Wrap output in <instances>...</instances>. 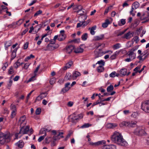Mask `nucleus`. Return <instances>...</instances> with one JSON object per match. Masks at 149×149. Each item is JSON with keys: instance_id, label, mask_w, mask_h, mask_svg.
<instances>
[{"instance_id": "46", "label": "nucleus", "mask_w": 149, "mask_h": 149, "mask_svg": "<svg viewBox=\"0 0 149 149\" xmlns=\"http://www.w3.org/2000/svg\"><path fill=\"white\" fill-rule=\"evenodd\" d=\"M42 11L41 10H39L34 15V16L35 17L39 15L42 14Z\"/></svg>"}, {"instance_id": "10", "label": "nucleus", "mask_w": 149, "mask_h": 149, "mask_svg": "<svg viewBox=\"0 0 149 149\" xmlns=\"http://www.w3.org/2000/svg\"><path fill=\"white\" fill-rule=\"evenodd\" d=\"M58 46H55L52 45L51 44H48L46 47V49H44V50L45 51H51L54 50L55 49L57 48L58 47Z\"/></svg>"}, {"instance_id": "50", "label": "nucleus", "mask_w": 149, "mask_h": 149, "mask_svg": "<svg viewBox=\"0 0 149 149\" xmlns=\"http://www.w3.org/2000/svg\"><path fill=\"white\" fill-rule=\"evenodd\" d=\"M41 112V109L40 108H38L36 109V115H39L40 114Z\"/></svg>"}, {"instance_id": "51", "label": "nucleus", "mask_w": 149, "mask_h": 149, "mask_svg": "<svg viewBox=\"0 0 149 149\" xmlns=\"http://www.w3.org/2000/svg\"><path fill=\"white\" fill-rule=\"evenodd\" d=\"M30 64L29 63H25L23 67V69H27L29 68V66Z\"/></svg>"}, {"instance_id": "52", "label": "nucleus", "mask_w": 149, "mask_h": 149, "mask_svg": "<svg viewBox=\"0 0 149 149\" xmlns=\"http://www.w3.org/2000/svg\"><path fill=\"white\" fill-rule=\"evenodd\" d=\"M51 137H47L45 139V142L46 143H49L51 141Z\"/></svg>"}, {"instance_id": "11", "label": "nucleus", "mask_w": 149, "mask_h": 149, "mask_svg": "<svg viewBox=\"0 0 149 149\" xmlns=\"http://www.w3.org/2000/svg\"><path fill=\"white\" fill-rule=\"evenodd\" d=\"M26 117L25 116H23L21 117L19 120V123L20 124V126L23 127V125L26 124V122L25 121Z\"/></svg>"}, {"instance_id": "21", "label": "nucleus", "mask_w": 149, "mask_h": 149, "mask_svg": "<svg viewBox=\"0 0 149 149\" xmlns=\"http://www.w3.org/2000/svg\"><path fill=\"white\" fill-rule=\"evenodd\" d=\"M73 9L76 10H78L76 12L77 13H79L80 11H81V10H82V7L80 5H76L73 7Z\"/></svg>"}, {"instance_id": "60", "label": "nucleus", "mask_w": 149, "mask_h": 149, "mask_svg": "<svg viewBox=\"0 0 149 149\" xmlns=\"http://www.w3.org/2000/svg\"><path fill=\"white\" fill-rule=\"evenodd\" d=\"M44 133H46L45 130L44 129H41L40 131V134H42Z\"/></svg>"}, {"instance_id": "53", "label": "nucleus", "mask_w": 149, "mask_h": 149, "mask_svg": "<svg viewBox=\"0 0 149 149\" xmlns=\"http://www.w3.org/2000/svg\"><path fill=\"white\" fill-rule=\"evenodd\" d=\"M13 83V81L11 79H10V80L7 86L8 88H9L11 86L12 84Z\"/></svg>"}, {"instance_id": "30", "label": "nucleus", "mask_w": 149, "mask_h": 149, "mask_svg": "<svg viewBox=\"0 0 149 149\" xmlns=\"http://www.w3.org/2000/svg\"><path fill=\"white\" fill-rule=\"evenodd\" d=\"M96 26H94L91 28H89L88 30H90V33L92 35H94L95 34V32L94 31L96 29Z\"/></svg>"}, {"instance_id": "61", "label": "nucleus", "mask_w": 149, "mask_h": 149, "mask_svg": "<svg viewBox=\"0 0 149 149\" xmlns=\"http://www.w3.org/2000/svg\"><path fill=\"white\" fill-rule=\"evenodd\" d=\"M138 113L136 112H133L131 116L132 117L134 118H136L137 116Z\"/></svg>"}, {"instance_id": "15", "label": "nucleus", "mask_w": 149, "mask_h": 149, "mask_svg": "<svg viewBox=\"0 0 149 149\" xmlns=\"http://www.w3.org/2000/svg\"><path fill=\"white\" fill-rule=\"evenodd\" d=\"M47 95V92H45L44 93H40V95L38 96L36 99L37 100H41L42 99L46 97Z\"/></svg>"}, {"instance_id": "47", "label": "nucleus", "mask_w": 149, "mask_h": 149, "mask_svg": "<svg viewBox=\"0 0 149 149\" xmlns=\"http://www.w3.org/2000/svg\"><path fill=\"white\" fill-rule=\"evenodd\" d=\"M141 67V65L138 66L134 69V71L136 72V73H137L139 70H138L140 69Z\"/></svg>"}, {"instance_id": "31", "label": "nucleus", "mask_w": 149, "mask_h": 149, "mask_svg": "<svg viewBox=\"0 0 149 149\" xmlns=\"http://www.w3.org/2000/svg\"><path fill=\"white\" fill-rule=\"evenodd\" d=\"M127 70L126 68H122L120 70V74L122 76H124L127 74Z\"/></svg>"}, {"instance_id": "58", "label": "nucleus", "mask_w": 149, "mask_h": 149, "mask_svg": "<svg viewBox=\"0 0 149 149\" xmlns=\"http://www.w3.org/2000/svg\"><path fill=\"white\" fill-rule=\"evenodd\" d=\"M143 19L144 20V21L142 22V23H145L148 22L149 21V19H147L145 17L143 18Z\"/></svg>"}, {"instance_id": "44", "label": "nucleus", "mask_w": 149, "mask_h": 149, "mask_svg": "<svg viewBox=\"0 0 149 149\" xmlns=\"http://www.w3.org/2000/svg\"><path fill=\"white\" fill-rule=\"evenodd\" d=\"M98 64L100 65H101L102 66L104 65L105 64L104 62L102 60H101L100 61H97V62L96 63V64Z\"/></svg>"}, {"instance_id": "48", "label": "nucleus", "mask_w": 149, "mask_h": 149, "mask_svg": "<svg viewBox=\"0 0 149 149\" xmlns=\"http://www.w3.org/2000/svg\"><path fill=\"white\" fill-rule=\"evenodd\" d=\"M16 111H12L11 114L10 115V117L13 118H14L16 115Z\"/></svg>"}, {"instance_id": "28", "label": "nucleus", "mask_w": 149, "mask_h": 149, "mask_svg": "<svg viewBox=\"0 0 149 149\" xmlns=\"http://www.w3.org/2000/svg\"><path fill=\"white\" fill-rule=\"evenodd\" d=\"M73 64V62L72 61H70L68 62V63L66 64L65 66L64 67L63 69L65 70L71 67V65Z\"/></svg>"}, {"instance_id": "25", "label": "nucleus", "mask_w": 149, "mask_h": 149, "mask_svg": "<svg viewBox=\"0 0 149 149\" xmlns=\"http://www.w3.org/2000/svg\"><path fill=\"white\" fill-rule=\"evenodd\" d=\"M104 38V35L101 34L99 36H95L94 38V40L95 41L99 40H102Z\"/></svg>"}, {"instance_id": "6", "label": "nucleus", "mask_w": 149, "mask_h": 149, "mask_svg": "<svg viewBox=\"0 0 149 149\" xmlns=\"http://www.w3.org/2000/svg\"><path fill=\"white\" fill-rule=\"evenodd\" d=\"M134 132L135 134L138 136H146L147 135V133L144 130V128L141 127H137Z\"/></svg>"}, {"instance_id": "8", "label": "nucleus", "mask_w": 149, "mask_h": 149, "mask_svg": "<svg viewBox=\"0 0 149 149\" xmlns=\"http://www.w3.org/2000/svg\"><path fill=\"white\" fill-rule=\"evenodd\" d=\"M137 49V48L136 47H134L127 52V54L128 56H129L130 58L133 59L135 58L136 55L134 53V52Z\"/></svg>"}, {"instance_id": "41", "label": "nucleus", "mask_w": 149, "mask_h": 149, "mask_svg": "<svg viewBox=\"0 0 149 149\" xmlns=\"http://www.w3.org/2000/svg\"><path fill=\"white\" fill-rule=\"evenodd\" d=\"M10 109L12 111H17L16 106L15 105L12 104L10 105Z\"/></svg>"}, {"instance_id": "17", "label": "nucleus", "mask_w": 149, "mask_h": 149, "mask_svg": "<svg viewBox=\"0 0 149 149\" xmlns=\"http://www.w3.org/2000/svg\"><path fill=\"white\" fill-rule=\"evenodd\" d=\"M17 48H15L12 52L10 61L14 59L16 56V52L17 50Z\"/></svg>"}, {"instance_id": "42", "label": "nucleus", "mask_w": 149, "mask_h": 149, "mask_svg": "<svg viewBox=\"0 0 149 149\" xmlns=\"http://www.w3.org/2000/svg\"><path fill=\"white\" fill-rule=\"evenodd\" d=\"M14 72L13 68L12 66H11L8 70V73L9 74H12Z\"/></svg>"}, {"instance_id": "37", "label": "nucleus", "mask_w": 149, "mask_h": 149, "mask_svg": "<svg viewBox=\"0 0 149 149\" xmlns=\"http://www.w3.org/2000/svg\"><path fill=\"white\" fill-rule=\"evenodd\" d=\"M114 87L113 85H110L107 88V91L108 92H111L113 89Z\"/></svg>"}, {"instance_id": "57", "label": "nucleus", "mask_w": 149, "mask_h": 149, "mask_svg": "<svg viewBox=\"0 0 149 149\" xmlns=\"http://www.w3.org/2000/svg\"><path fill=\"white\" fill-rule=\"evenodd\" d=\"M143 55L142 54H140V56H138L137 58H139L140 61H143V58H142V57L143 56Z\"/></svg>"}, {"instance_id": "64", "label": "nucleus", "mask_w": 149, "mask_h": 149, "mask_svg": "<svg viewBox=\"0 0 149 149\" xmlns=\"http://www.w3.org/2000/svg\"><path fill=\"white\" fill-rule=\"evenodd\" d=\"M73 104V103L71 101L69 102L68 104V105L70 107H72Z\"/></svg>"}, {"instance_id": "19", "label": "nucleus", "mask_w": 149, "mask_h": 149, "mask_svg": "<svg viewBox=\"0 0 149 149\" xmlns=\"http://www.w3.org/2000/svg\"><path fill=\"white\" fill-rule=\"evenodd\" d=\"M105 143V141H99L98 142H95V143H91V144L94 146H98L100 145H104Z\"/></svg>"}, {"instance_id": "27", "label": "nucleus", "mask_w": 149, "mask_h": 149, "mask_svg": "<svg viewBox=\"0 0 149 149\" xmlns=\"http://www.w3.org/2000/svg\"><path fill=\"white\" fill-rule=\"evenodd\" d=\"M65 79L67 80H71L72 79H73L72 75H71V74L70 73H67L65 76Z\"/></svg>"}, {"instance_id": "1", "label": "nucleus", "mask_w": 149, "mask_h": 149, "mask_svg": "<svg viewBox=\"0 0 149 149\" xmlns=\"http://www.w3.org/2000/svg\"><path fill=\"white\" fill-rule=\"evenodd\" d=\"M111 140L114 143L122 146H127V142L123 139L121 133L117 132H115L111 137Z\"/></svg>"}, {"instance_id": "56", "label": "nucleus", "mask_w": 149, "mask_h": 149, "mask_svg": "<svg viewBox=\"0 0 149 149\" xmlns=\"http://www.w3.org/2000/svg\"><path fill=\"white\" fill-rule=\"evenodd\" d=\"M116 72L115 71H113L111 73L109 74V76L111 77H114L115 76Z\"/></svg>"}, {"instance_id": "24", "label": "nucleus", "mask_w": 149, "mask_h": 149, "mask_svg": "<svg viewBox=\"0 0 149 149\" xmlns=\"http://www.w3.org/2000/svg\"><path fill=\"white\" fill-rule=\"evenodd\" d=\"M83 51L84 49L80 46L79 47L75 49L74 52L76 53H79L82 52Z\"/></svg>"}, {"instance_id": "3", "label": "nucleus", "mask_w": 149, "mask_h": 149, "mask_svg": "<svg viewBox=\"0 0 149 149\" xmlns=\"http://www.w3.org/2000/svg\"><path fill=\"white\" fill-rule=\"evenodd\" d=\"M23 127L21 129L19 133H17L15 134V139H17L18 138V136L21 134L22 135L26 134L27 133L28 131H29L30 134H29V135L32 134L33 133V130L32 129H31L29 130V127L28 126H26L25 128H23Z\"/></svg>"}, {"instance_id": "4", "label": "nucleus", "mask_w": 149, "mask_h": 149, "mask_svg": "<svg viewBox=\"0 0 149 149\" xmlns=\"http://www.w3.org/2000/svg\"><path fill=\"white\" fill-rule=\"evenodd\" d=\"M137 122L135 121H123L120 125L121 127L127 126L129 127H136Z\"/></svg>"}, {"instance_id": "22", "label": "nucleus", "mask_w": 149, "mask_h": 149, "mask_svg": "<svg viewBox=\"0 0 149 149\" xmlns=\"http://www.w3.org/2000/svg\"><path fill=\"white\" fill-rule=\"evenodd\" d=\"M81 75L80 73L77 71L74 72L72 74L73 79H75Z\"/></svg>"}, {"instance_id": "63", "label": "nucleus", "mask_w": 149, "mask_h": 149, "mask_svg": "<svg viewBox=\"0 0 149 149\" xmlns=\"http://www.w3.org/2000/svg\"><path fill=\"white\" fill-rule=\"evenodd\" d=\"M9 113V111L8 110V109L6 108L4 109L3 113L4 114H8Z\"/></svg>"}, {"instance_id": "23", "label": "nucleus", "mask_w": 149, "mask_h": 149, "mask_svg": "<svg viewBox=\"0 0 149 149\" xmlns=\"http://www.w3.org/2000/svg\"><path fill=\"white\" fill-rule=\"evenodd\" d=\"M12 44V41L11 40H9L5 42V49L6 50L8 49V48Z\"/></svg>"}, {"instance_id": "43", "label": "nucleus", "mask_w": 149, "mask_h": 149, "mask_svg": "<svg viewBox=\"0 0 149 149\" xmlns=\"http://www.w3.org/2000/svg\"><path fill=\"white\" fill-rule=\"evenodd\" d=\"M46 136V134L45 133L44 135L43 136H40L38 139V141L39 142H41L45 138V136Z\"/></svg>"}, {"instance_id": "45", "label": "nucleus", "mask_w": 149, "mask_h": 149, "mask_svg": "<svg viewBox=\"0 0 149 149\" xmlns=\"http://www.w3.org/2000/svg\"><path fill=\"white\" fill-rule=\"evenodd\" d=\"M56 79L55 78H52L49 81V83L51 85L54 84L55 82Z\"/></svg>"}, {"instance_id": "36", "label": "nucleus", "mask_w": 149, "mask_h": 149, "mask_svg": "<svg viewBox=\"0 0 149 149\" xmlns=\"http://www.w3.org/2000/svg\"><path fill=\"white\" fill-rule=\"evenodd\" d=\"M88 37V34L87 33H84L82 35L81 38L83 40H86Z\"/></svg>"}, {"instance_id": "5", "label": "nucleus", "mask_w": 149, "mask_h": 149, "mask_svg": "<svg viewBox=\"0 0 149 149\" xmlns=\"http://www.w3.org/2000/svg\"><path fill=\"white\" fill-rule=\"evenodd\" d=\"M10 141V136L9 135L0 133V143L3 144L5 142H8Z\"/></svg>"}, {"instance_id": "12", "label": "nucleus", "mask_w": 149, "mask_h": 149, "mask_svg": "<svg viewBox=\"0 0 149 149\" xmlns=\"http://www.w3.org/2000/svg\"><path fill=\"white\" fill-rule=\"evenodd\" d=\"M70 84V82H68L65 84V87L61 90V93H64L68 91L70 88V87L68 86Z\"/></svg>"}, {"instance_id": "62", "label": "nucleus", "mask_w": 149, "mask_h": 149, "mask_svg": "<svg viewBox=\"0 0 149 149\" xmlns=\"http://www.w3.org/2000/svg\"><path fill=\"white\" fill-rule=\"evenodd\" d=\"M116 56L113 54L110 56V58L111 60H113L116 59Z\"/></svg>"}, {"instance_id": "32", "label": "nucleus", "mask_w": 149, "mask_h": 149, "mask_svg": "<svg viewBox=\"0 0 149 149\" xmlns=\"http://www.w3.org/2000/svg\"><path fill=\"white\" fill-rule=\"evenodd\" d=\"M65 34H60L58 35V40L59 41H62L64 40L65 38Z\"/></svg>"}, {"instance_id": "49", "label": "nucleus", "mask_w": 149, "mask_h": 149, "mask_svg": "<svg viewBox=\"0 0 149 149\" xmlns=\"http://www.w3.org/2000/svg\"><path fill=\"white\" fill-rule=\"evenodd\" d=\"M90 22V20L89 19L86 21L82 22V24H83V26H86Z\"/></svg>"}, {"instance_id": "2", "label": "nucleus", "mask_w": 149, "mask_h": 149, "mask_svg": "<svg viewBox=\"0 0 149 149\" xmlns=\"http://www.w3.org/2000/svg\"><path fill=\"white\" fill-rule=\"evenodd\" d=\"M83 115L82 114L77 115L75 113H74L72 115L68 117V120L69 122H71L73 123H76L78 120L82 118Z\"/></svg>"}, {"instance_id": "33", "label": "nucleus", "mask_w": 149, "mask_h": 149, "mask_svg": "<svg viewBox=\"0 0 149 149\" xmlns=\"http://www.w3.org/2000/svg\"><path fill=\"white\" fill-rule=\"evenodd\" d=\"M126 23L125 19H121L120 22H118V25L120 26H122L124 25Z\"/></svg>"}, {"instance_id": "54", "label": "nucleus", "mask_w": 149, "mask_h": 149, "mask_svg": "<svg viewBox=\"0 0 149 149\" xmlns=\"http://www.w3.org/2000/svg\"><path fill=\"white\" fill-rule=\"evenodd\" d=\"M101 103V101H99V100H97L96 102L94 103L92 105V107H93L94 106L97 105L99 104H100Z\"/></svg>"}, {"instance_id": "26", "label": "nucleus", "mask_w": 149, "mask_h": 149, "mask_svg": "<svg viewBox=\"0 0 149 149\" xmlns=\"http://www.w3.org/2000/svg\"><path fill=\"white\" fill-rule=\"evenodd\" d=\"M63 133L62 132H59V134L57 135V136H54L53 137V139L54 141H56L60 139L58 138L59 136H60L61 138H63V137L62 136Z\"/></svg>"}, {"instance_id": "14", "label": "nucleus", "mask_w": 149, "mask_h": 149, "mask_svg": "<svg viewBox=\"0 0 149 149\" xmlns=\"http://www.w3.org/2000/svg\"><path fill=\"white\" fill-rule=\"evenodd\" d=\"M101 149H116V146L114 145H104Z\"/></svg>"}, {"instance_id": "29", "label": "nucleus", "mask_w": 149, "mask_h": 149, "mask_svg": "<svg viewBox=\"0 0 149 149\" xmlns=\"http://www.w3.org/2000/svg\"><path fill=\"white\" fill-rule=\"evenodd\" d=\"M110 23L109 20L108 19H106L105 21V22L102 24V26L104 28H107L108 25L110 24Z\"/></svg>"}, {"instance_id": "7", "label": "nucleus", "mask_w": 149, "mask_h": 149, "mask_svg": "<svg viewBox=\"0 0 149 149\" xmlns=\"http://www.w3.org/2000/svg\"><path fill=\"white\" fill-rule=\"evenodd\" d=\"M141 108L145 112L149 113V100H146L142 102Z\"/></svg>"}, {"instance_id": "18", "label": "nucleus", "mask_w": 149, "mask_h": 149, "mask_svg": "<svg viewBox=\"0 0 149 149\" xmlns=\"http://www.w3.org/2000/svg\"><path fill=\"white\" fill-rule=\"evenodd\" d=\"M16 146L19 148H22L24 145V143L22 140H20L15 144Z\"/></svg>"}, {"instance_id": "13", "label": "nucleus", "mask_w": 149, "mask_h": 149, "mask_svg": "<svg viewBox=\"0 0 149 149\" xmlns=\"http://www.w3.org/2000/svg\"><path fill=\"white\" fill-rule=\"evenodd\" d=\"M24 20V19H19L18 21L16 22H14L12 23L11 24L12 25L13 28L16 27V25L18 26L20 25Z\"/></svg>"}, {"instance_id": "38", "label": "nucleus", "mask_w": 149, "mask_h": 149, "mask_svg": "<svg viewBox=\"0 0 149 149\" xmlns=\"http://www.w3.org/2000/svg\"><path fill=\"white\" fill-rule=\"evenodd\" d=\"M139 5V3L137 1H136L134 3L132 6L134 7L135 9H136L138 8Z\"/></svg>"}, {"instance_id": "39", "label": "nucleus", "mask_w": 149, "mask_h": 149, "mask_svg": "<svg viewBox=\"0 0 149 149\" xmlns=\"http://www.w3.org/2000/svg\"><path fill=\"white\" fill-rule=\"evenodd\" d=\"M91 125L88 123H86L83 125L81 127L82 128H87L91 126Z\"/></svg>"}, {"instance_id": "55", "label": "nucleus", "mask_w": 149, "mask_h": 149, "mask_svg": "<svg viewBox=\"0 0 149 149\" xmlns=\"http://www.w3.org/2000/svg\"><path fill=\"white\" fill-rule=\"evenodd\" d=\"M29 42H26L23 45V48L24 49H26L28 47Z\"/></svg>"}, {"instance_id": "9", "label": "nucleus", "mask_w": 149, "mask_h": 149, "mask_svg": "<svg viewBox=\"0 0 149 149\" xmlns=\"http://www.w3.org/2000/svg\"><path fill=\"white\" fill-rule=\"evenodd\" d=\"M94 53L95 54V58L100 57L103 55V51L100 49H96L94 51Z\"/></svg>"}, {"instance_id": "59", "label": "nucleus", "mask_w": 149, "mask_h": 149, "mask_svg": "<svg viewBox=\"0 0 149 149\" xmlns=\"http://www.w3.org/2000/svg\"><path fill=\"white\" fill-rule=\"evenodd\" d=\"M125 30L123 31H121V32H119L117 34V36H121L123 34L125 33Z\"/></svg>"}, {"instance_id": "16", "label": "nucleus", "mask_w": 149, "mask_h": 149, "mask_svg": "<svg viewBox=\"0 0 149 149\" xmlns=\"http://www.w3.org/2000/svg\"><path fill=\"white\" fill-rule=\"evenodd\" d=\"M66 52L68 54H70L74 49V47L72 45H69L66 47Z\"/></svg>"}, {"instance_id": "35", "label": "nucleus", "mask_w": 149, "mask_h": 149, "mask_svg": "<svg viewBox=\"0 0 149 149\" xmlns=\"http://www.w3.org/2000/svg\"><path fill=\"white\" fill-rule=\"evenodd\" d=\"M104 70V68L102 65H100L97 67V70L98 72H103Z\"/></svg>"}, {"instance_id": "40", "label": "nucleus", "mask_w": 149, "mask_h": 149, "mask_svg": "<svg viewBox=\"0 0 149 149\" xmlns=\"http://www.w3.org/2000/svg\"><path fill=\"white\" fill-rule=\"evenodd\" d=\"M19 59H18L17 61L14 64V67L15 68H17L20 65V62H19Z\"/></svg>"}, {"instance_id": "20", "label": "nucleus", "mask_w": 149, "mask_h": 149, "mask_svg": "<svg viewBox=\"0 0 149 149\" xmlns=\"http://www.w3.org/2000/svg\"><path fill=\"white\" fill-rule=\"evenodd\" d=\"M132 36V33H131L130 32H129L123 36L122 38H126L127 39H129Z\"/></svg>"}, {"instance_id": "34", "label": "nucleus", "mask_w": 149, "mask_h": 149, "mask_svg": "<svg viewBox=\"0 0 149 149\" xmlns=\"http://www.w3.org/2000/svg\"><path fill=\"white\" fill-rule=\"evenodd\" d=\"M121 45L119 43H117L113 45L112 47V48L113 49L115 50L119 49Z\"/></svg>"}]
</instances>
